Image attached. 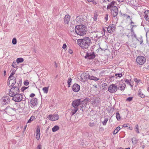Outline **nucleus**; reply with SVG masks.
I'll use <instances>...</instances> for the list:
<instances>
[{"instance_id": "f257e3e1", "label": "nucleus", "mask_w": 149, "mask_h": 149, "mask_svg": "<svg viewBox=\"0 0 149 149\" xmlns=\"http://www.w3.org/2000/svg\"><path fill=\"white\" fill-rule=\"evenodd\" d=\"M91 39L89 37H85L82 39H79L77 40L78 45L82 48L86 49L89 46Z\"/></svg>"}, {"instance_id": "f03ea898", "label": "nucleus", "mask_w": 149, "mask_h": 149, "mask_svg": "<svg viewBox=\"0 0 149 149\" xmlns=\"http://www.w3.org/2000/svg\"><path fill=\"white\" fill-rule=\"evenodd\" d=\"M75 30L77 34L80 36H83L86 34V28L84 25H81L76 26Z\"/></svg>"}, {"instance_id": "7ed1b4c3", "label": "nucleus", "mask_w": 149, "mask_h": 149, "mask_svg": "<svg viewBox=\"0 0 149 149\" xmlns=\"http://www.w3.org/2000/svg\"><path fill=\"white\" fill-rule=\"evenodd\" d=\"M87 101V99L83 100L82 101L80 99L76 100L73 102L72 103V105L73 107L78 108V106L80 104H84L85 102Z\"/></svg>"}, {"instance_id": "20e7f679", "label": "nucleus", "mask_w": 149, "mask_h": 149, "mask_svg": "<svg viewBox=\"0 0 149 149\" xmlns=\"http://www.w3.org/2000/svg\"><path fill=\"white\" fill-rule=\"evenodd\" d=\"M118 89L117 85L116 84H112L110 85L108 87V91L111 93L116 92Z\"/></svg>"}, {"instance_id": "39448f33", "label": "nucleus", "mask_w": 149, "mask_h": 149, "mask_svg": "<svg viewBox=\"0 0 149 149\" xmlns=\"http://www.w3.org/2000/svg\"><path fill=\"white\" fill-rule=\"evenodd\" d=\"M19 89L18 87L16 86L13 87L10 89V96H12L19 93Z\"/></svg>"}, {"instance_id": "423d86ee", "label": "nucleus", "mask_w": 149, "mask_h": 149, "mask_svg": "<svg viewBox=\"0 0 149 149\" xmlns=\"http://www.w3.org/2000/svg\"><path fill=\"white\" fill-rule=\"evenodd\" d=\"M12 97V100L16 102H19L22 99V95L20 94H17Z\"/></svg>"}, {"instance_id": "0eeeda50", "label": "nucleus", "mask_w": 149, "mask_h": 149, "mask_svg": "<svg viewBox=\"0 0 149 149\" xmlns=\"http://www.w3.org/2000/svg\"><path fill=\"white\" fill-rule=\"evenodd\" d=\"M146 58L142 56H138L136 59V61L139 65H142L146 62Z\"/></svg>"}, {"instance_id": "6e6552de", "label": "nucleus", "mask_w": 149, "mask_h": 149, "mask_svg": "<svg viewBox=\"0 0 149 149\" xmlns=\"http://www.w3.org/2000/svg\"><path fill=\"white\" fill-rule=\"evenodd\" d=\"M7 94H8L9 96H5L1 99V102L3 105H6V103H8V102L9 101V93H7Z\"/></svg>"}, {"instance_id": "1a4fd4ad", "label": "nucleus", "mask_w": 149, "mask_h": 149, "mask_svg": "<svg viewBox=\"0 0 149 149\" xmlns=\"http://www.w3.org/2000/svg\"><path fill=\"white\" fill-rule=\"evenodd\" d=\"M38 104L37 99L36 98H33L31 100L30 105L32 108H34Z\"/></svg>"}, {"instance_id": "9d476101", "label": "nucleus", "mask_w": 149, "mask_h": 149, "mask_svg": "<svg viewBox=\"0 0 149 149\" xmlns=\"http://www.w3.org/2000/svg\"><path fill=\"white\" fill-rule=\"evenodd\" d=\"M88 75L89 74L85 73H82L80 76V80L82 82L85 81L87 79H88Z\"/></svg>"}, {"instance_id": "9b49d317", "label": "nucleus", "mask_w": 149, "mask_h": 149, "mask_svg": "<svg viewBox=\"0 0 149 149\" xmlns=\"http://www.w3.org/2000/svg\"><path fill=\"white\" fill-rule=\"evenodd\" d=\"M48 117L49 120L52 121H54L57 120L59 118L58 115L57 114L49 115L48 116Z\"/></svg>"}, {"instance_id": "f8f14e48", "label": "nucleus", "mask_w": 149, "mask_h": 149, "mask_svg": "<svg viewBox=\"0 0 149 149\" xmlns=\"http://www.w3.org/2000/svg\"><path fill=\"white\" fill-rule=\"evenodd\" d=\"M95 57V54L93 52L87 53L86 55L85 56L86 58L88 59H92L94 58Z\"/></svg>"}, {"instance_id": "ddd939ff", "label": "nucleus", "mask_w": 149, "mask_h": 149, "mask_svg": "<svg viewBox=\"0 0 149 149\" xmlns=\"http://www.w3.org/2000/svg\"><path fill=\"white\" fill-rule=\"evenodd\" d=\"M116 3L114 1H112L111 3L109 4L107 6V9H111V10L113 9L114 8V7H116Z\"/></svg>"}, {"instance_id": "4468645a", "label": "nucleus", "mask_w": 149, "mask_h": 149, "mask_svg": "<svg viewBox=\"0 0 149 149\" xmlns=\"http://www.w3.org/2000/svg\"><path fill=\"white\" fill-rule=\"evenodd\" d=\"M115 25L113 24H110L107 28L108 32L111 33L115 29Z\"/></svg>"}, {"instance_id": "2eb2a0df", "label": "nucleus", "mask_w": 149, "mask_h": 149, "mask_svg": "<svg viewBox=\"0 0 149 149\" xmlns=\"http://www.w3.org/2000/svg\"><path fill=\"white\" fill-rule=\"evenodd\" d=\"M73 91L75 92H78L80 89V86L78 84H75L72 86Z\"/></svg>"}, {"instance_id": "dca6fc26", "label": "nucleus", "mask_w": 149, "mask_h": 149, "mask_svg": "<svg viewBox=\"0 0 149 149\" xmlns=\"http://www.w3.org/2000/svg\"><path fill=\"white\" fill-rule=\"evenodd\" d=\"M16 78L13 77H11L10 76V83L11 84V85L10 87H13L16 84Z\"/></svg>"}, {"instance_id": "f3484780", "label": "nucleus", "mask_w": 149, "mask_h": 149, "mask_svg": "<svg viewBox=\"0 0 149 149\" xmlns=\"http://www.w3.org/2000/svg\"><path fill=\"white\" fill-rule=\"evenodd\" d=\"M144 16L145 19L149 22V10H146L144 13Z\"/></svg>"}, {"instance_id": "a211bd4d", "label": "nucleus", "mask_w": 149, "mask_h": 149, "mask_svg": "<svg viewBox=\"0 0 149 149\" xmlns=\"http://www.w3.org/2000/svg\"><path fill=\"white\" fill-rule=\"evenodd\" d=\"M112 13L113 17H116L118 14V10L116 7H114V8L111 10Z\"/></svg>"}, {"instance_id": "6ab92c4d", "label": "nucleus", "mask_w": 149, "mask_h": 149, "mask_svg": "<svg viewBox=\"0 0 149 149\" xmlns=\"http://www.w3.org/2000/svg\"><path fill=\"white\" fill-rule=\"evenodd\" d=\"M36 138L38 140H39L40 139V128H37L36 131Z\"/></svg>"}, {"instance_id": "aec40b11", "label": "nucleus", "mask_w": 149, "mask_h": 149, "mask_svg": "<svg viewBox=\"0 0 149 149\" xmlns=\"http://www.w3.org/2000/svg\"><path fill=\"white\" fill-rule=\"evenodd\" d=\"M70 16L68 15H65L64 18V22L65 24H68L70 21Z\"/></svg>"}, {"instance_id": "412c9836", "label": "nucleus", "mask_w": 149, "mask_h": 149, "mask_svg": "<svg viewBox=\"0 0 149 149\" xmlns=\"http://www.w3.org/2000/svg\"><path fill=\"white\" fill-rule=\"evenodd\" d=\"M121 81H120L119 82L120 85L119 86L118 89L121 91H123L125 89L126 85L125 83H122V84H121Z\"/></svg>"}, {"instance_id": "4be33fe9", "label": "nucleus", "mask_w": 149, "mask_h": 149, "mask_svg": "<svg viewBox=\"0 0 149 149\" xmlns=\"http://www.w3.org/2000/svg\"><path fill=\"white\" fill-rule=\"evenodd\" d=\"M88 79L94 81H98L100 79L96 77H94L93 75H90L89 74L88 76Z\"/></svg>"}, {"instance_id": "5701e85b", "label": "nucleus", "mask_w": 149, "mask_h": 149, "mask_svg": "<svg viewBox=\"0 0 149 149\" xmlns=\"http://www.w3.org/2000/svg\"><path fill=\"white\" fill-rule=\"evenodd\" d=\"M125 82L127 84L130 85L131 87H132L134 85V83L133 81H131V79L130 80L127 79L125 80Z\"/></svg>"}, {"instance_id": "b1692460", "label": "nucleus", "mask_w": 149, "mask_h": 149, "mask_svg": "<svg viewBox=\"0 0 149 149\" xmlns=\"http://www.w3.org/2000/svg\"><path fill=\"white\" fill-rule=\"evenodd\" d=\"M87 101L85 102L84 104H80L81 105L80 106V109L81 110L83 111L85 110V108L86 107V105L87 103Z\"/></svg>"}, {"instance_id": "393cba45", "label": "nucleus", "mask_w": 149, "mask_h": 149, "mask_svg": "<svg viewBox=\"0 0 149 149\" xmlns=\"http://www.w3.org/2000/svg\"><path fill=\"white\" fill-rule=\"evenodd\" d=\"M74 108L72 109V111L71 112L72 116L76 112L78 109V108L73 107Z\"/></svg>"}, {"instance_id": "a878e982", "label": "nucleus", "mask_w": 149, "mask_h": 149, "mask_svg": "<svg viewBox=\"0 0 149 149\" xmlns=\"http://www.w3.org/2000/svg\"><path fill=\"white\" fill-rule=\"evenodd\" d=\"M76 21L78 23H80L82 20L80 16H78L76 18Z\"/></svg>"}, {"instance_id": "bb28decb", "label": "nucleus", "mask_w": 149, "mask_h": 149, "mask_svg": "<svg viewBox=\"0 0 149 149\" xmlns=\"http://www.w3.org/2000/svg\"><path fill=\"white\" fill-rule=\"evenodd\" d=\"M59 127L58 125L55 126L52 128V131L53 132H55L59 130Z\"/></svg>"}, {"instance_id": "cd10ccee", "label": "nucleus", "mask_w": 149, "mask_h": 149, "mask_svg": "<svg viewBox=\"0 0 149 149\" xmlns=\"http://www.w3.org/2000/svg\"><path fill=\"white\" fill-rule=\"evenodd\" d=\"M138 93L139 96L142 98H143L145 97V95H144L141 91V90L139 89L138 91Z\"/></svg>"}, {"instance_id": "c85d7f7f", "label": "nucleus", "mask_w": 149, "mask_h": 149, "mask_svg": "<svg viewBox=\"0 0 149 149\" xmlns=\"http://www.w3.org/2000/svg\"><path fill=\"white\" fill-rule=\"evenodd\" d=\"M120 127L119 126L117 127L113 132V134H115L117 133L120 130Z\"/></svg>"}, {"instance_id": "c756f323", "label": "nucleus", "mask_w": 149, "mask_h": 149, "mask_svg": "<svg viewBox=\"0 0 149 149\" xmlns=\"http://www.w3.org/2000/svg\"><path fill=\"white\" fill-rule=\"evenodd\" d=\"M24 59L22 58H17L16 60L17 63H22L24 61Z\"/></svg>"}, {"instance_id": "7c9ffc66", "label": "nucleus", "mask_w": 149, "mask_h": 149, "mask_svg": "<svg viewBox=\"0 0 149 149\" xmlns=\"http://www.w3.org/2000/svg\"><path fill=\"white\" fill-rule=\"evenodd\" d=\"M138 140L136 139V138H133L132 139V143L134 144H135L137 143Z\"/></svg>"}, {"instance_id": "2f4dec72", "label": "nucleus", "mask_w": 149, "mask_h": 149, "mask_svg": "<svg viewBox=\"0 0 149 149\" xmlns=\"http://www.w3.org/2000/svg\"><path fill=\"white\" fill-rule=\"evenodd\" d=\"M42 90L44 93L47 94L48 92V88L47 87H45L43 88Z\"/></svg>"}, {"instance_id": "473e14b6", "label": "nucleus", "mask_w": 149, "mask_h": 149, "mask_svg": "<svg viewBox=\"0 0 149 149\" xmlns=\"http://www.w3.org/2000/svg\"><path fill=\"white\" fill-rule=\"evenodd\" d=\"M116 117L117 120H119L120 119V116L118 112H117L116 113Z\"/></svg>"}, {"instance_id": "72a5a7b5", "label": "nucleus", "mask_w": 149, "mask_h": 149, "mask_svg": "<svg viewBox=\"0 0 149 149\" xmlns=\"http://www.w3.org/2000/svg\"><path fill=\"white\" fill-rule=\"evenodd\" d=\"M34 119L35 117L33 116H31L29 119L27 121V123H29L31 122Z\"/></svg>"}, {"instance_id": "f704fd0d", "label": "nucleus", "mask_w": 149, "mask_h": 149, "mask_svg": "<svg viewBox=\"0 0 149 149\" xmlns=\"http://www.w3.org/2000/svg\"><path fill=\"white\" fill-rule=\"evenodd\" d=\"M123 75L121 73H119L118 74H115V77H116V78L117 77H122Z\"/></svg>"}, {"instance_id": "c9c22d12", "label": "nucleus", "mask_w": 149, "mask_h": 149, "mask_svg": "<svg viewBox=\"0 0 149 149\" xmlns=\"http://www.w3.org/2000/svg\"><path fill=\"white\" fill-rule=\"evenodd\" d=\"M108 120V119L107 118H105L104 121L102 122V124L104 125H106L107 122Z\"/></svg>"}, {"instance_id": "e433bc0d", "label": "nucleus", "mask_w": 149, "mask_h": 149, "mask_svg": "<svg viewBox=\"0 0 149 149\" xmlns=\"http://www.w3.org/2000/svg\"><path fill=\"white\" fill-rule=\"evenodd\" d=\"M135 132L137 133H139V126L138 125H137L135 128Z\"/></svg>"}, {"instance_id": "4c0bfd02", "label": "nucleus", "mask_w": 149, "mask_h": 149, "mask_svg": "<svg viewBox=\"0 0 149 149\" xmlns=\"http://www.w3.org/2000/svg\"><path fill=\"white\" fill-rule=\"evenodd\" d=\"M98 15L97 14H95L93 17V19L94 21H96L97 20Z\"/></svg>"}, {"instance_id": "58836bf2", "label": "nucleus", "mask_w": 149, "mask_h": 149, "mask_svg": "<svg viewBox=\"0 0 149 149\" xmlns=\"http://www.w3.org/2000/svg\"><path fill=\"white\" fill-rule=\"evenodd\" d=\"M12 71V72L10 75L11 77H13L12 76L15 74L16 71V69H13Z\"/></svg>"}, {"instance_id": "ea45409f", "label": "nucleus", "mask_w": 149, "mask_h": 149, "mask_svg": "<svg viewBox=\"0 0 149 149\" xmlns=\"http://www.w3.org/2000/svg\"><path fill=\"white\" fill-rule=\"evenodd\" d=\"M72 79L71 78H69L68 81V87H70V84L72 82Z\"/></svg>"}, {"instance_id": "a19ab883", "label": "nucleus", "mask_w": 149, "mask_h": 149, "mask_svg": "<svg viewBox=\"0 0 149 149\" xmlns=\"http://www.w3.org/2000/svg\"><path fill=\"white\" fill-rule=\"evenodd\" d=\"M17 41L16 38H14L13 39L12 41V43L13 45H15L16 44Z\"/></svg>"}, {"instance_id": "79ce46f5", "label": "nucleus", "mask_w": 149, "mask_h": 149, "mask_svg": "<svg viewBox=\"0 0 149 149\" xmlns=\"http://www.w3.org/2000/svg\"><path fill=\"white\" fill-rule=\"evenodd\" d=\"M134 81L137 83H138L140 82L141 81L140 79H137L136 78H134Z\"/></svg>"}, {"instance_id": "37998d69", "label": "nucleus", "mask_w": 149, "mask_h": 149, "mask_svg": "<svg viewBox=\"0 0 149 149\" xmlns=\"http://www.w3.org/2000/svg\"><path fill=\"white\" fill-rule=\"evenodd\" d=\"M104 19L105 22L107 21L108 19V15L107 14L106 15L104 18Z\"/></svg>"}, {"instance_id": "c03bdc74", "label": "nucleus", "mask_w": 149, "mask_h": 149, "mask_svg": "<svg viewBox=\"0 0 149 149\" xmlns=\"http://www.w3.org/2000/svg\"><path fill=\"white\" fill-rule=\"evenodd\" d=\"M24 84L25 86H27L29 84V82H28V81L27 80H26L24 82Z\"/></svg>"}, {"instance_id": "a18cd8bd", "label": "nucleus", "mask_w": 149, "mask_h": 149, "mask_svg": "<svg viewBox=\"0 0 149 149\" xmlns=\"http://www.w3.org/2000/svg\"><path fill=\"white\" fill-rule=\"evenodd\" d=\"M132 97H128L127 98V99L126 100L127 101H128L129 102L131 101H132Z\"/></svg>"}, {"instance_id": "49530a36", "label": "nucleus", "mask_w": 149, "mask_h": 149, "mask_svg": "<svg viewBox=\"0 0 149 149\" xmlns=\"http://www.w3.org/2000/svg\"><path fill=\"white\" fill-rule=\"evenodd\" d=\"M123 15L124 17H125V18L126 19H128L130 17V16L127 15L126 14H124Z\"/></svg>"}, {"instance_id": "de8ad7c7", "label": "nucleus", "mask_w": 149, "mask_h": 149, "mask_svg": "<svg viewBox=\"0 0 149 149\" xmlns=\"http://www.w3.org/2000/svg\"><path fill=\"white\" fill-rule=\"evenodd\" d=\"M130 21H131L130 22V24H131V25L132 26H134V22H133L132 21V18H130Z\"/></svg>"}, {"instance_id": "09e8293b", "label": "nucleus", "mask_w": 149, "mask_h": 149, "mask_svg": "<svg viewBox=\"0 0 149 149\" xmlns=\"http://www.w3.org/2000/svg\"><path fill=\"white\" fill-rule=\"evenodd\" d=\"M97 102V100L95 99L93 101H92L91 103L93 104H95Z\"/></svg>"}, {"instance_id": "8fccbe9b", "label": "nucleus", "mask_w": 149, "mask_h": 149, "mask_svg": "<svg viewBox=\"0 0 149 149\" xmlns=\"http://www.w3.org/2000/svg\"><path fill=\"white\" fill-rule=\"evenodd\" d=\"M27 87H22L21 89V90L22 91H24L25 90H26L27 88Z\"/></svg>"}, {"instance_id": "3c124183", "label": "nucleus", "mask_w": 149, "mask_h": 149, "mask_svg": "<svg viewBox=\"0 0 149 149\" xmlns=\"http://www.w3.org/2000/svg\"><path fill=\"white\" fill-rule=\"evenodd\" d=\"M12 66L15 68H16L17 67L16 63L14 62L13 63Z\"/></svg>"}, {"instance_id": "603ef678", "label": "nucleus", "mask_w": 149, "mask_h": 149, "mask_svg": "<svg viewBox=\"0 0 149 149\" xmlns=\"http://www.w3.org/2000/svg\"><path fill=\"white\" fill-rule=\"evenodd\" d=\"M91 2L94 5H96L97 4L95 0H92Z\"/></svg>"}, {"instance_id": "864d4df0", "label": "nucleus", "mask_w": 149, "mask_h": 149, "mask_svg": "<svg viewBox=\"0 0 149 149\" xmlns=\"http://www.w3.org/2000/svg\"><path fill=\"white\" fill-rule=\"evenodd\" d=\"M41 145L40 144H39L37 147V149H41Z\"/></svg>"}, {"instance_id": "5fc2aeb1", "label": "nucleus", "mask_w": 149, "mask_h": 149, "mask_svg": "<svg viewBox=\"0 0 149 149\" xmlns=\"http://www.w3.org/2000/svg\"><path fill=\"white\" fill-rule=\"evenodd\" d=\"M35 96V94L34 93H32L30 95V97H33Z\"/></svg>"}, {"instance_id": "6e6d98bb", "label": "nucleus", "mask_w": 149, "mask_h": 149, "mask_svg": "<svg viewBox=\"0 0 149 149\" xmlns=\"http://www.w3.org/2000/svg\"><path fill=\"white\" fill-rule=\"evenodd\" d=\"M67 47V45L66 44H64L62 48L63 49H65Z\"/></svg>"}, {"instance_id": "4d7b16f0", "label": "nucleus", "mask_w": 149, "mask_h": 149, "mask_svg": "<svg viewBox=\"0 0 149 149\" xmlns=\"http://www.w3.org/2000/svg\"><path fill=\"white\" fill-rule=\"evenodd\" d=\"M103 2H106L107 1L108 2H110L111 1H112V0H102Z\"/></svg>"}, {"instance_id": "13d9d810", "label": "nucleus", "mask_w": 149, "mask_h": 149, "mask_svg": "<svg viewBox=\"0 0 149 149\" xmlns=\"http://www.w3.org/2000/svg\"><path fill=\"white\" fill-rule=\"evenodd\" d=\"M68 52L70 54H72V52H73L72 51V50L71 49H70L69 51H68Z\"/></svg>"}, {"instance_id": "bf43d9fd", "label": "nucleus", "mask_w": 149, "mask_h": 149, "mask_svg": "<svg viewBox=\"0 0 149 149\" xmlns=\"http://www.w3.org/2000/svg\"><path fill=\"white\" fill-rule=\"evenodd\" d=\"M94 125V123H89V126H93Z\"/></svg>"}, {"instance_id": "052dcab7", "label": "nucleus", "mask_w": 149, "mask_h": 149, "mask_svg": "<svg viewBox=\"0 0 149 149\" xmlns=\"http://www.w3.org/2000/svg\"><path fill=\"white\" fill-rule=\"evenodd\" d=\"M118 2H122L124 1L125 0H117Z\"/></svg>"}, {"instance_id": "680f3d73", "label": "nucleus", "mask_w": 149, "mask_h": 149, "mask_svg": "<svg viewBox=\"0 0 149 149\" xmlns=\"http://www.w3.org/2000/svg\"><path fill=\"white\" fill-rule=\"evenodd\" d=\"M123 127H127V124H124L123 125Z\"/></svg>"}, {"instance_id": "e2e57ef3", "label": "nucleus", "mask_w": 149, "mask_h": 149, "mask_svg": "<svg viewBox=\"0 0 149 149\" xmlns=\"http://www.w3.org/2000/svg\"><path fill=\"white\" fill-rule=\"evenodd\" d=\"M9 77H8V85L9 84Z\"/></svg>"}, {"instance_id": "0e129e2a", "label": "nucleus", "mask_w": 149, "mask_h": 149, "mask_svg": "<svg viewBox=\"0 0 149 149\" xmlns=\"http://www.w3.org/2000/svg\"><path fill=\"white\" fill-rule=\"evenodd\" d=\"M6 71L5 70H4V75H6Z\"/></svg>"}, {"instance_id": "69168bd1", "label": "nucleus", "mask_w": 149, "mask_h": 149, "mask_svg": "<svg viewBox=\"0 0 149 149\" xmlns=\"http://www.w3.org/2000/svg\"><path fill=\"white\" fill-rule=\"evenodd\" d=\"M141 148H142L143 149L145 148V146L144 145H142L141 146Z\"/></svg>"}, {"instance_id": "338daca9", "label": "nucleus", "mask_w": 149, "mask_h": 149, "mask_svg": "<svg viewBox=\"0 0 149 149\" xmlns=\"http://www.w3.org/2000/svg\"><path fill=\"white\" fill-rule=\"evenodd\" d=\"M147 91H148L149 92V87L147 89Z\"/></svg>"}, {"instance_id": "774afa93", "label": "nucleus", "mask_w": 149, "mask_h": 149, "mask_svg": "<svg viewBox=\"0 0 149 149\" xmlns=\"http://www.w3.org/2000/svg\"><path fill=\"white\" fill-rule=\"evenodd\" d=\"M117 149H123V148H117Z\"/></svg>"}]
</instances>
